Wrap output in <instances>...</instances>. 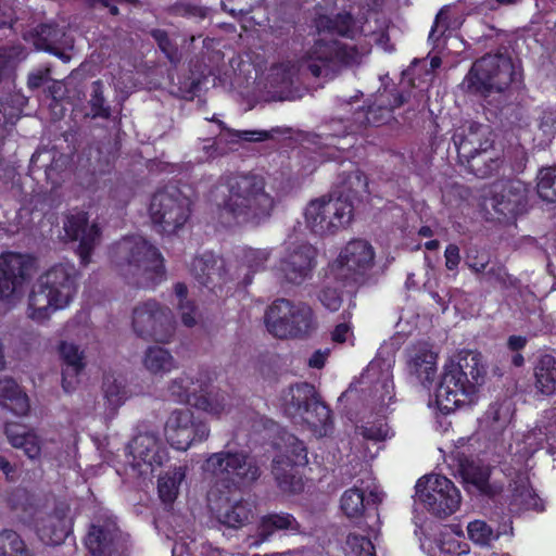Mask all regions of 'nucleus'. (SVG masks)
Masks as SVG:
<instances>
[{"instance_id":"f8f14e48","label":"nucleus","mask_w":556,"mask_h":556,"mask_svg":"<svg viewBox=\"0 0 556 556\" xmlns=\"http://www.w3.org/2000/svg\"><path fill=\"white\" fill-rule=\"evenodd\" d=\"M353 205L348 199L319 198L305 208L306 227L318 236L332 235L350 224Z\"/></svg>"},{"instance_id":"4d7b16f0","label":"nucleus","mask_w":556,"mask_h":556,"mask_svg":"<svg viewBox=\"0 0 556 556\" xmlns=\"http://www.w3.org/2000/svg\"><path fill=\"white\" fill-rule=\"evenodd\" d=\"M359 433L364 439L375 442L383 441L391 437L388 425L381 420L362 426Z\"/></svg>"},{"instance_id":"ddd939ff","label":"nucleus","mask_w":556,"mask_h":556,"mask_svg":"<svg viewBox=\"0 0 556 556\" xmlns=\"http://www.w3.org/2000/svg\"><path fill=\"white\" fill-rule=\"evenodd\" d=\"M204 470L235 488L248 485L260 476V469L243 452H219L212 454L204 464Z\"/></svg>"},{"instance_id":"c756f323","label":"nucleus","mask_w":556,"mask_h":556,"mask_svg":"<svg viewBox=\"0 0 556 556\" xmlns=\"http://www.w3.org/2000/svg\"><path fill=\"white\" fill-rule=\"evenodd\" d=\"M192 406L212 418L220 419L231 410V397L219 389H208L202 386Z\"/></svg>"},{"instance_id":"79ce46f5","label":"nucleus","mask_w":556,"mask_h":556,"mask_svg":"<svg viewBox=\"0 0 556 556\" xmlns=\"http://www.w3.org/2000/svg\"><path fill=\"white\" fill-rule=\"evenodd\" d=\"M513 408L509 402L492 404L484 415L483 422L494 433L503 431L511 421Z\"/></svg>"},{"instance_id":"a878e982","label":"nucleus","mask_w":556,"mask_h":556,"mask_svg":"<svg viewBox=\"0 0 556 556\" xmlns=\"http://www.w3.org/2000/svg\"><path fill=\"white\" fill-rule=\"evenodd\" d=\"M462 536L459 527L445 526L438 533L425 536L420 546L428 556H460L467 552V545L459 542Z\"/></svg>"},{"instance_id":"6e6552de","label":"nucleus","mask_w":556,"mask_h":556,"mask_svg":"<svg viewBox=\"0 0 556 556\" xmlns=\"http://www.w3.org/2000/svg\"><path fill=\"white\" fill-rule=\"evenodd\" d=\"M35 269V260L29 255L8 252L0 256V302L7 311L22 301L25 285Z\"/></svg>"},{"instance_id":"c03bdc74","label":"nucleus","mask_w":556,"mask_h":556,"mask_svg":"<svg viewBox=\"0 0 556 556\" xmlns=\"http://www.w3.org/2000/svg\"><path fill=\"white\" fill-rule=\"evenodd\" d=\"M536 128L534 140L540 146L547 144L556 136V106L544 108L539 112Z\"/></svg>"},{"instance_id":"338daca9","label":"nucleus","mask_w":556,"mask_h":556,"mask_svg":"<svg viewBox=\"0 0 556 556\" xmlns=\"http://www.w3.org/2000/svg\"><path fill=\"white\" fill-rule=\"evenodd\" d=\"M100 88H101L100 81H96L94 85H93L94 97L91 100L92 111H93L94 115L108 116L109 113H108L106 109L102 108L103 99L99 94L100 93Z\"/></svg>"},{"instance_id":"4c0bfd02","label":"nucleus","mask_w":556,"mask_h":556,"mask_svg":"<svg viewBox=\"0 0 556 556\" xmlns=\"http://www.w3.org/2000/svg\"><path fill=\"white\" fill-rule=\"evenodd\" d=\"M144 368L153 375H165L177 368V362L170 352L161 346L147 349L142 359Z\"/></svg>"},{"instance_id":"473e14b6","label":"nucleus","mask_w":556,"mask_h":556,"mask_svg":"<svg viewBox=\"0 0 556 556\" xmlns=\"http://www.w3.org/2000/svg\"><path fill=\"white\" fill-rule=\"evenodd\" d=\"M391 362L374 359L365 371L367 379H374L379 372H381V379L375 387L376 392H380L378 401L381 407H387L393 399V383L391 380Z\"/></svg>"},{"instance_id":"4be33fe9","label":"nucleus","mask_w":556,"mask_h":556,"mask_svg":"<svg viewBox=\"0 0 556 556\" xmlns=\"http://www.w3.org/2000/svg\"><path fill=\"white\" fill-rule=\"evenodd\" d=\"M207 501L217 520L229 528H240L249 520L251 509L248 503L239 498L212 489L207 494Z\"/></svg>"},{"instance_id":"6e6d98bb","label":"nucleus","mask_w":556,"mask_h":556,"mask_svg":"<svg viewBox=\"0 0 556 556\" xmlns=\"http://www.w3.org/2000/svg\"><path fill=\"white\" fill-rule=\"evenodd\" d=\"M296 72V66L290 61L277 64L270 68V73L268 75L270 85H288L292 83V79L295 76Z\"/></svg>"},{"instance_id":"f257e3e1","label":"nucleus","mask_w":556,"mask_h":556,"mask_svg":"<svg viewBox=\"0 0 556 556\" xmlns=\"http://www.w3.org/2000/svg\"><path fill=\"white\" fill-rule=\"evenodd\" d=\"M316 28L319 35L325 31L337 33L351 40L320 37L315 41L302 64L315 77L331 79L344 67L363 64L370 53V41L366 36H358L355 22L350 14H339L334 20L326 15L319 16L316 20Z\"/></svg>"},{"instance_id":"09e8293b","label":"nucleus","mask_w":556,"mask_h":556,"mask_svg":"<svg viewBox=\"0 0 556 556\" xmlns=\"http://www.w3.org/2000/svg\"><path fill=\"white\" fill-rule=\"evenodd\" d=\"M59 354L66 368L73 371L81 372L86 367L85 351L77 344L70 341H62L59 345Z\"/></svg>"},{"instance_id":"cd10ccee","label":"nucleus","mask_w":556,"mask_h":556,"mask_svg":"<svg viewBox=\"0 0 556 556\" xmlns=\"http://www.w3.org/2000/svg\"><path fill=\"white\" fill-rule=\"evenodd\" d=\"M527 201L526 188L520 181H509L502 186L501 192L491 199L494 211L507 217L519 214Z\"/></svg>"},{"instance_id":"e2e57ef3","label":"nucleus","mask_w":556,"mask_h":556,"mask_svg":"<svg viewBox=\"0 0 556 556\" xmlns=\"http://www.w3.org/2000/svg\"><path fill=\"white\" fill-rule=\"evenodd\" d=\"M152 35L156 40L160 49L165 53V55L169 59L170 62H174L176 60L175 51L167 34L163 30L157 29L154 30Z\"/></svg>"},{"instance_id":"b1692460","label":"nucleus","mask_w":556,"mask_h":556,"mask_svg":"<svg viewBox=\"0 0 556 556\" xmlns=\"http://www.w3.org/2000/svg\"><path fill=\"white\" fill-rule=\"evenodd\" d=\"M437 357L426 342L414 344L406 351L407 370L425 388H429L437 376Z\"/></svg>"},{"instance_id":"4468645a","label":"nucleus","mask_w":556,"mask_h":556,"mask_svg":"<svg viewBox=\"0 0 556 556\" xmlns=\"http://www.w3.org/2000/svg\"><path fill=\"white\" fill-rule=\"evenodd\" d=\"M150 216L163 233H174L182 227L190 216V201L177 188L169 187L155 192L152 197Z\"/></svg>"},{"instance_id":"052dcab7","label":"nucleus","mask_w":556,"mask_h":556,"mask_svg":"<svg viewBox=\"0 0 556 556\" xmlns=\"http://www.w3.org/2000/svg\"><path fill=\"white\" fill-rule=\"evenodd\" d=\"M536 450V433L533 431L523 435V441L517 444L516 453L519 454L521 458L528 459Z\"/></svg>"},{"instance_id":"0eeeda50","label":"nucleus","mask_w":556,"mask_h":556,"mask_svg":"<svg viewBox=\"0 0 556 556\" xmlns=\"http://www.w3.org/2000/svg\"><path fill=\"white\" fill-rule=\"evenodd\" d=\"M519 76L511 60L503 54H488L473 63L460 84L471 93L486 94L503 91Z\"/></svg>"},{"instance_id":"e433bc0d","label":"nucleus","mask_w":556,"mask_h":556,"mask_svg":"<svg viewBox=\"0 0 556 556\" xmlns=\"http://www.w3.org/2000/svg\"><path fill=\"white\" fill-rule=\"evenodd\" d=\"M535 388L542 394L556 392V358L549 354L542 355L534 368Z\"/></svg>"},{"instance_id":"423d86ee","label":"nucleus","mask_w":556,"mask_h":556,"mask_svg":"<svg viewBox=\"0 0 556 556\" xmlns=\"http://www.w3.org/2000/svg\"><path fill=\"white\" fill-rule=\"evenodd\" d=\"M454 144L460 162L478 177L484 178L500 166V159L493 149L490 127L469 124L454 135Z\"/></svg>"},{"instance_id":"72a5a7b5","label":"nucleus","mask_w":556,"mask_h":556,"mask_svg":"<svg viewBox=\"0 0 556 556\" xmlns=\"http://www.w3.org/2000/svg\"><path fill=\"white\" fill-rule=\"evenodd\" d=\"M0 404L16 415H25L29 409L27 395L8 377L0 378Z\"/></svg>"},{"instance_id":"393cba45","label":"nucleus","mask_w":556,"mask_h":556,"mask_svg":"<svg viewBox=\"0 0 556 556\" xmlns=\"http://www.w3.org/2000/svg\"><path fill=\"white\" fill-rule=\"evenodd\" d=\"M64 229L66 235L73 240H78V254L84 264L90 261V254L99 241V228L96 224H88L85 213H76L67 217Z\"/></svg>"},{"instance_id":"f03ea898","label":"nucleus","mask_w":556,"mask_h":556,"mask_svg":"<svg viewBox=\"0 0 556 556\" xmlns=\"http://www.w3.org/2000/svg\"><path fill=\"white\" fill-rule=\"evenodd\" d=\"M228 197L218 207V220L225 227L256 225L274 208V199L266 192L261 176H235L228 181Z\"/></svg>"},{"instance_id":"2f4dec72","label":"nucleus","mask_w":556,"mask_h":556,"mask_svg":"<svg viewBox=\"0 0 556 556\" xmlns=\"http://www.w3.org/2000/svg\"><path fill=\"white\" fill-rule=\"evenodd\" d=\"M316 399L314 387L308 383L291 387L282 397L285 412L291 418H300L305 406H309Z\"/></svg>"},{"instance_id":"a18cd8bd","label":"nucleus","mask_w":556,"mask_h":556,"mask_svg":"<svg viewBox=\"0 0 556 556\" xmlns=\"http://www.w3.org/2000/svg\"><path fill=\"white\" fill-rule=\"evenodd\" d=\"M365 493L357 486L346 490L340 500L342 513L350 519L363 516L365 511Z\"/></svg>"},{"instance_id":"bb28decb","label":"nucleus","mask_w":556,"mask_h":556,"mask_svg":"<svg viewBox=\"0 0 556 556\" xmlns=\"http://www.w3.org/2000/svg\"><path fill=\"white\" fill-rule=\"evenodd\" d=\"M118 529L112 520L91 525L85 545L91 556H111L116 544Z\"/></svg>"},{"instance_id":"ea45409f","label":"nucleus","mask_w":556,"mask_h":556,"mask_svg":"<svg viewBox=\"0 0 556 556\" xmlns=\"http://www.w3.org/2000/svg\"><path fill=\"white\" fill-rule=\"evenodd\" d=\"M186 471L184 467H175L160 477L157 490L160 498L165 504H172L179 491V485L185 479Z\"/></svg>"},{"instance_id":"a211bd4d","label":"nucleus","mask_w":556,"mask_h":556,"mask_svg":"<svg viewBox=\"0 0 556 556\" xmlns=\"http://www.w3.org/2000/svg\"><path fill=\"white\" fill-rule=\"evenodd\" d=\"M316 249L307 243H288L274 267V275L282 282L300 285L315 267Z\"/></svg>"},{"instance_id":"bf43d9fd","label":"nucleus","mask_w":556,"mask_h":556,"mask_svg":"<svg viewBox=\"0 0 556 556\" xmlns=\"http://www.w3.org/2000/svg\"><path fill=\"white\" fill-rule=\"evenodd\" d=\"M331 281L328 279V283ZM319 301L326 308L334 312L340 308L342 299L337 288L327 285L319 293Z\"/></svg>"},{"instance_id":"20e7f679","label":"nucleus","mask_w":556,"mask_h":556,"mask_svg":"<svg viewBox=\"0 0 556 556\" xmlns=\"http://www.w3.org/2000/svg\"><path fill=\"white\" fill-rule=\"evenodd\" d=\"M77 292V270L72 263H59L41 274L27 298L26 316L35 323L48 321L66 308Z\"/></svg>"},{"instance_id":"9d476101","label":"nucleus","mask_w":556,"mask_h":556,"mask_svg":"<svg viewBox=\"0 0 556 556\" xmlns=\"http://www.w3.org/2000/svg\"><path fill=\"white\" fill-rule=\"evenodd\" d=\"M279 455L274 459L273 473L281 491L298 493L303 488L299 468L307 464V452L303 442L285 432L277 443Z\"/></svg>"},{"instance_id":"c85d7f7f","label":"nucleus","mask_w":556,"mask_h":556,"mask_svg":"<svg viewBox=\"0 0 556 556\" xmlns=\"http://www.w3.org/2000/svg\"><path fill=\"white\" fill-rule=\"evenodd\" d=\"M37 35L38 38L34 41L37 50L53 53L64 62H68L71 60V52L74 49V41L72 37L61 33L59 28L51 25H41Z\"/></svg>"},{"instance_id":"a19ab883","label":"nucleus","mask_w":556,"mask_h":556,"mask_svg":"<svg viewBox=\"0 0 556 556\" xmlns=\"http://www.w3.org/2000/svg\"><path fill=\"white\" fill-rule=\"evenodd\" d=\"M402 94H380L379 104L370 106L366 113V123L378 125L388 119L391 111L404 103Z\"/></svg>"},{"instance_id":"5fc2aeb1","label":"nucleus","mask_w":556,"mask_h":556,"mask_svg":"<svg viewBox=\"0 0 556 556\" xmlns=\"http://www.w3.org/2000/svg\"><path fill=\"white\" fill-rule=\"evenodd\" d=\"M175 294L179 301V309L181 315V321L187 327H192L197 323V309L194 305L187 301V288L182 283H177L175 286Z\"/></svg>"},{"instance_id":"c9c22d12","label":"nucleus","mask_w":556,"mask_h":556,"mask_svg":"<svg viewBox=\"0 0 556 556\" xmlns=\"http://www.w3.org/2000/svg\"><path fill=\"white\" fill-rule=\"evenodd\" d=\"M463 477L468 486L480 494L492 496L497 493V488L490 482V468L479 463H469L463 468Z\"/></svg>"},{"instance_id":"69168bd1","label":"nucleus","mask_w":556,"mask_h":556,"mask_svg":"<svg viewBox=\"0 0 556 556\" xmlns=\"http://www.w3.org/2000/svg\"><path fill=\"white\" fill-rule=\"evenodd\" d=\"M445 266L448 270H455L460 262L459 249L456 244L446 247L445 252Z\"/></svg>"},{"instance_id":"7c9ffc66","label":"nucleus","mask_w":556,"mask_h":556,"mask_svg":"<svg viewBox=\"0 0 556 556\" xmlns=\"http://www.w3.org/2000/svg\"><path fill=\"white\" fill-rule=\"evenodd\" d=\"M300 419L305 422L316 437H327L332 432L331 413L318 399L305 406Z\"/></svg>"},{"instance_id":"603ef678","label":"nucleus","mask_w":556,"mask_h":556,"mask_svg":"<svg viewBox=\"0 0 556 556\" xmlns=\"http://www.w3.org/2000/svg\"><path fill=\"white\" fill-rule=\"evenodd\" d=\"M103 390L105 401L112 409L119 407L128 396L123 380L114 377L105 378Z\"/></svg>"},{"instance_id":"0e129e2a","label":"nucleus","mask_w":556,"mask_h":556,"mask_svg":"<svg viewBox=\"0 0 556 556\" xmlns=\"http://www.w3.org/2000/svg\"><path fill=\"white\" fill-rule=\"evenodd\" d=\"M79 374L71 370L70 368L63 369L62 372V389L65 393L74 392L79 384Z\"/></svg>"},{"instance_id":"6ab92c4d","label":"nucleus","mask_w":556,"mask_h":556,"mask_svg":"<svg viewBox=\"0 0 556 556\" xmlns=\"http://www.w3.org/2000/svg\"><path fill=\"white\" fill-rule=\"evenodd\" d=\"M33 528L43 543L52 545L62 543L72 528L70 506L60 503L52 508L37 510L33 520Z\"/></svg>"},{"instance_id":"412c9836","label":"nucleus","mask_w":556,"mask_h":556,"mask_svg":"<svg viewBox=\"0 0 556 556\" xmlns=\"http://www.w3.org/2000/svg\"><path fill=\"white\" fill-rule=\"evenodd\" d=\"M5 434L13 447L22 448L30 459L52 456L54 440L18 424H8Z\"/></svg>"},{"instance_id":"de8ad7c7","label":"nucleus","mask_w":556,"mask_h":556,"mask_svg":"<svg viewBox=\"0 0 556 556\" xmlns=\"http://www.w3.org/2000/svg\"><path fill=\"white\" fill-rule=\"evenodd\" d=\"M0 556H35L22 538L14 531L0 533Z\"/></svg>"},{"instance_id":"8fccbe9b","label":"nucleus","mask_w":556,"mask_h":556,"mask_svg":"<svg viewBox=\"0 0 556 556\" xmlns=\"http://www.w3.org/2000/svg\"><path fill=\"white\" fill-rule=\"evenodd\" d=\"M536 189L542 200L556 202V167H545L539 172Z\"/></svg>"},{"instance_id":"5701e85b","label":"nucleus","mask_w":556,"mask_h":556,"mask_svg":"<svg viewBox=\"0 0 556 556\" xmlns=\"http://www.w3.org/2000/svg\"><path fill=\"white\" fill-rule=\"evenodd\" d=\"M508 475L511 477L508 490L510 509L513 511L522 509L543 510V502L531 486L528 468H513Z\"/></svg>"},{"instance_id":"864d4df0","label":"nucleus","mask_w":556,"mask_h":556,"mask_svg":"<svg viewBox=\"0 0 556 556\" xmlns=\"http://www.w3.org/2000/svg\"><path fill=\"white\" fill-rule=\"evenodd\" d=\"M344 552L346 556H376L371 541L356 533L348 535Z\"/></svg>"},{"instance_id":"aec40b11","label":"nucleus","mask_w":556,"mask_h":556,"mask_svg":"<svg viewBox=\"0 0 556 556\" xmlns=\"http://www.w3.org/2000/svg\"><path fill=\"white\" fill-rule=\"evenodd\" d=\"M131 466L140 476H150L167 460V450L152 432L140 433L129 444Z\"/></svg>"},{"instance_id":"1a4fd4ad","label":"nucleus","mask_w":556,"mask_h":556,"mask_svg":"<svg viewBox=\"0 0 556 556\" xmlns=\"http://www.w3.org/2000/svg\"><path fill=\"white\" fill-rule=\"evenodd\" d=\"M415 489L416 503L438 517H447L460 506L459 490L444 476H425L417 481Z\"/></svg>"},{"instance_id":"774afa93","label":"nucleus","mask_w":556,"mask_h":556,"mask_svg":"<svg viewBox=\"0 0 556 556\" xmlns=\"http://www.w3.org/2000/svg\"><path fill=\"white\" fill-rule=\"evenodd\" d=\"M489 260L485 255L477 256L475 258L468 257L467 264L475 273H483L486 268Z\"/></svg>"},{"instance_id":"3c124183","label":"nucleus","mask_w":556,"mask_h":556,"mask_svg":"<svg viewBox=\"0 0 556 556\" xmlns=\"http://www.w3.org/2000/svg\"><path fill=\"white\" fill-rule=\"evenodd\" d=\"M467 535L471 542L480 546H488L500 536L483 520L470 521L467 526Z\"/></svg>"},{"instance_id":"680f3d73","label":"nucleus","mask_w":556,"mask_h":556,"mask_svg":"<svg viewBox=\"0 0 556 556\" xmlns=\"http://www.w3.org/2000/svg\"><path fill=\"white\" fill-rule=\"evenodd\" d=\"M331 339L337 343H351L353 344L354 334L350 323L344 321L338 324L331 332Z\"/></svg>"},{"instance_id":"9b49d317","label":"nucleus","mask_w":556,"mask_h":556,"mask_svg":"<svg viewBox=\"0 0 556 556\" xmlns=\"http://www.w3.org/2000/svg\"><path fill=\"white\" fill-rule=\"evenodd\" d=\"M266 327L277 338H294L306 334L313 328V312L303 303L280 299L266 312Z\"/></svg>"},{"instance_id":"58836bf2","label":"nucleus","mask_w":556,"mask_h":556,"mask_svg":"<svg viewBox=\"0 0 556 556\" xmlns=\"http://www.w3.org/2000/svg\"><path fill=\"white\" fill-rule=\"evenodd\" d=\"M202 386L203 384L199 380H194L191 376L182 374L172 381L168 387V392L175 401L192 405V402L194 397L198 396Z\"/></svg>"},{"instance_id":"7ed1b4c3","label":"nucleus","mask_w":556,"mask_h":556,"mask_svg":"<svg viewBox=\"0 0 556 556\" xmlns=\"http://www.w3.org/2000/svg\"><path fill=\"white\" fill-rule=\"evenodd\" d=\"M485 366L481 354L462 351L457 361L444 365L440 383L435 390L438 407L450 413L460 406L471 404L479 387L483 384Z\"/></svg>"},{"instance_id":"dca6fc26","label":"nucleus","mask_w":556,"mask_h":556,"mask_svg":"<svg viewBox=\"0 0 556 556\" xmlns=\"http://www.w3.org/2000/svg\"><path fill=\"white\" fill-rule=\"evenodd\" d=\"M372 247L365 240H353L345 244L338 257L329 264L326 276L329 280H352L363 275L374 264Z\"/></svg>"},{"instance_id":"49530a36","label":"nucleus","mask_w":556,"mask_h":556,"mask_svg":"<svg viewBox=\"0 0 556 556\" xmlns=\"http://www.w3.org/2000/svg\"><path fill=\"white\" fill-rule=\"evenodd\" d=\"M270 252L266 249H248L242 256V270H244L243 281L250 283L252 281V274H255L265 268V264L269 258Z\"/></svg>"},{"instance_id":"37998d69","label":"nucleus","mask_w":556,"mask_h":556,"mask_svg":"<svg viewBox=\"0 0 556 556\" xmlns=\"http://www.w3.org/2000/svg\"><path fill=\"white\" fill-rule=\"evenodd\" d=\"M275 530L299 531V523L295 518L286 513L265 516L260 525V535L266 540Z\"/></svg>"},{"instance_id":"f704fd0d","label":"nucleus","mask_w":556,"mask_h":556,"mask_svg":"<svg viewBox=\"0 0 556 556\" xmlns=\"http://www.w3.org/2000/svg\"><path fill=\"white\" fill-rule=\"evenodd\" d=\"M191 270L204 285L215 282L223 277L224 261L212 253H205L192 261Z\"/></svg>"},{"instance_id":"2eb2a0df","label":"nucleus","mask_w":556,"mask_h":556,"mask_svg":"<svg viewBox=\"0 0 556 556\" xmlns=\"http://www.w3.org/2000/svg\"><path fill=\"white\" fill-rule=\"evenodd\" d=\"M164 434L172 447L187 451L192 445L206 440L210 428L206 422L195 417L191 409L178 408L169 414Z\"/></svg>"},{"instance_id":"13d9d810","label":"nucleus","mask_w":556,"mask_h":556,"mask_svg":"<svg viewBox=\"0 0 556 556\" xmlns=\"http://www.w3.org/2000/svg\"><path fill=\"white\" fill-rule=\"evenodd\" d=\"M68 160L65 155H58L52 159L51 164L46 169L47 180L54 187L63 180V173L66 168Z\"/></svg>"},{"instance_id":"f3484780","label":"nucleus","mask_w":556,"mask_h":556,"mask_svg":"<svg viewBox=\"0 0 556 556\" xmlns=\"http://www.w3.org/2000/svg\"><path fill=\"white\" fill-rule=\"evenodd\" d=\"M132 327L140 337L167 342L174 333L175 321L168 308L155 301H148L135 307Z\"/></svg>"},{"instance_id":"39448f33","label":"nucleus","mask_w":556,"mask_h":556,"mask_svg":"<svg viewBox=\"0 0 556 556\" xmlns=\"http://www.w3.org/2000/svg\"><path fill=\"white\" fill-rule=\"evenodd\" d=\"M112 262L119 275L142 288H154L166 279L163 255L140 236L114 244Z\"/></svg>"}]
</instances>
